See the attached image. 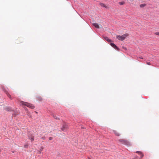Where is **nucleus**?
Returning <instances> with one entry per match:
<instances>
[{
    "label": "nucleus",
    "instance_id": "f257e3e1",
    "mask_svg": "<svg viewBox=\"0 0 159 159\" xmlns=\"http://www.w3.org/2000/svg\"><path fill=\"white\" fill-rule=\"evenodd\" d=\"M20 103L22 105H25L28 107H29L31 109H34V106L32 104H30L28 102L21 101Z\"/></svg>",
    "mask_w": 159,
    "mask_h": 159
},
{
    "label": "nucleus",
    "instance_id": "f03ea898",
    "mask_svg": "<svg viewBox=\"0 0 159 159\" xmlns=\"http://www.w3.org/2000/svg\"><path fill=\"white\" fill-rule=\"evenodd\" d=\"M128 35L127 34H124L121 36L117 35L116 36V38L118 39L119 40L122 41L124 40L125 39V38L128 36Z\"/></svg>",
    "mask_w": 159,
    "mask_h": 159
},
{
    "label": "nucleus",
    "instance_id": "7ed1b4c3",
    "mask_svg": "<svg viewBox=\"0 0 159 159\" xmlns=\"http://www.w3.org/2000/svg\"><path fill=\"white\" fill-rule=\"evenodd\" d=\"M119 142L122 144H125L127 145H129L130 143L128 140L125 139H120L118 140Z\"/></svg>",
    "mask_w": 159,
    "mask_h": 159
},
{
    "label": "nucleus",
    "instance_id": "20e7f679",
    "mask_svg": "<svg viewBox=\"0 0 159 159\" xmlns=\"http://www.w3.org/2000/svg\"><path fill=\"white\" fill-rule=\"evenodd\" d=\"M68 128L67 125L66 124H64L63 127L61 128V130L63 131H65Z\"/></svg>",
    "mask_w": 159,
    "mask_h": 159
},
{
    "label": "nucleus",
    "instance_id": "39448f33",
    "mask_svg": "<svg viewBox=\"0 0 159 159\" xmlns=\"http://www.w3.org/2000/svg\"><path fill=\"white\" fill-rule=\"evenodd\" d=\"M115 49L117 50H119V48H118L117 46L114 43H111L110 44Z\"/></svg>",
    "mask_w": 159,
    "mask_h": 159
},
{
    "label": "nucleus",
    "instance_id": "423d86ee",
    "mask_svg": "<svg viewBox=\"0 0 159 159\" xmlns=\"http://www.w3.org/2000/svg\"><path fill=\"white\" fill-rule=\"evenodd\" d=\"M93 25L96 28H99V26L98 24L96 23H93Z\"/></svg>",
    "mask_w": 159,
    "mask_h": 159
},
{
    "label": "nucleus",
    "instance_id": "0eeeda50",
    "mask_svg": "<svg viewBox=\"0 0 159 159\" xmlns=\"http://www.w3.org/2000/svg\"><path fill=\"white\" fill-rule=\"evenodd\" d=\"M29 139L31 141H33L34 140V137L32 135H31L29 136Z\"/></svg>",
    "mask_w": 159,
    "mask_h": 159
},
{
    "label": "nucleus",
    "instance_id": "6e6552de",
    "mask_svg": "<svg viewBox=\"0 0 159 159\" xmlns=\"http://www.w3.org/2000/svg\"><path fill=\"white\" fill-rule=\"evenodd\" d=\"M3 90L4 91V92H6V93L7 94V96L9 97L10 99H11V96L7 92V91L6 90H5L4 89H3Z\"/></svg>",
    "mask_w": 159,
    "mask_h": 159
},
{
    "label": "nucleus",
    "instance_id": "1a4fd4ad",
    "mask_svg": "<svg viewBox=\"0 0 159 159\" xmlns=\"http://www.w3.org/2000/svg\"><path fill=\"white\" fill-rule=\"evenodd\" d=\"M113 132L116 136H119L120 135V133L114 130Z\"/></svg>",
    "mask_w": 159,
    "mask_h": 159
},
{
    "label": "nucleus",
    "instance_id": "9d476101",
    "mask_svg": "<svg viewBox=\"0 0 159 159\" xmlns=\"http://www.w3.org/2000/svg\"><path fill=\"white\" fill-rule=\"evenodd\" d=\"M136 153H138L139 154L141 155V158H142L144 156L143 155V154H142L141 152H139V151H137L136 152Z\"/></svg>",
    "mask_w": 159,
    "mask_h": 159
},
{
    "label": "nucleus",
    "instance_id": "9b49d317",
    "mask_svg": "<svg viewBox=\"0 0 159 159\" xmlns=\"http://www.w3.org/2000/svg\"><path fill=\"white\" fill-rule=\"evenodd\" d=\"M105 39L108 42H111V40L108 38L107 37H105Z\"/></svg>",
    "mask_w": 159,
    "mask_h": 159
},
{
    "label": "nucleus",
    "instance_id": "f8f14e48",
    "mask_svg": "<svg viewBox=\"0 0 159 159\" xmlns=\"http://www.w3.org/2000/svg\"><path fill=\"white\" fill-rule=\"evenodd\" d=\"M146 6V4H141L140 5V7L141 8H143L144 7Z\"/></svg>",
    "mask_w": 159,
    "mask_h": 159
},
{
    "label": "nucleus",
    "instance_id": "ddd939ff",
    "mask_svg": "<svg viewBox=\"0 0 159 159\" xmlns=\"http://www.w3.org/2000/svg\"><path fill=\"white\" fill-rule=\"evenodd\" d=\"M53 117L56 119L59 120V118L56 115H53Z\"/></svg>",
    "mask_w": 159,
    "mask_h": 159
},
{
    "label": "nucleus",
    "instance_id": "4468645a",
    "mask_svg": "<svg viewBox=\"0 0 159 159\" xmlns=\"http://www.w3.org/2000/svg\"><path fill=\"white\" fill-rule=\"evenodd\" d=\"M100 5L102 7H106V5H105V4H104V3H100Z\"/></svg>",
    "mask_w": 159,
    "mask_h": 159
},
{
    "label": "nucleus",
    "instance_id": "2eb2a0df",
    "mask_svg": "<svg viewBox=\"0 0 159 159\" xmlns=\"http://www.w3.org/2000/svg\"><path fill=\"white\" fill-rule=\"evenodd\" d=\"M124 3H125L124 2H119V4L121 5H123L124 4Z\"/></svg>",
    "mask_w": 159,
    "mask_h": 159
},
{
    "label": "nucleus",
    "instance_id": "dca6fc26",
    "mask_svg": "<svg viewBox=\"0 0 159 159\" xmlns=\"http://www.w3.org/2000/svg\"><path fill=\"white\" fill-rule=\"evenodd\" d=\"M155 34L159 36V32H156L155 33Z\"/></svg>",
    "mask_w": 159,
    "mask_h": 159
},
{
    "label": "nucleus",
    "instance_id": "f3484780",
    "mask_svg": "<svg viewBox=\"0 0 159 159\" xmlns=\"http://www.w3.org/2000/svg\"><path fill=\"white\" fill-rule=\"evenodd\" d=\"M42 139L43 140H45L46 139V138L45 137H42Z\"/></svg>",
    "mask_w": 159,
    "mask_h": 159
},
{
    "label": "nucleus",
    "instance_id": "a211bd4d",
    "mask_svg": "<svg viewBox=\"0 0 159 159\" xmlns=\"http://www.w3.org/2000/svg\"><path fill=\"white\" fill-rule=\"evenodd\" d=\"M53 138H52V137H50L49 138V140H52V139Z\"/></svg>",
    "mask_w": 159,
    "mask_h": 159
},
{
    "label": "nucleus",
    "instance_id": "6ab92c4d",
    "mask_svg": "<svg viewBox=\"0 0 159 159\" xmlns=\"http://www.w3.org/2000/svg\"><path fill=\"white\" fill-rule=\"evenodd\" d=\"M28 147V145H24V147L25 148H27Z\"/></svg>",
    "mask_w": 159,
    "mask_h": 159
},
{
    "label": "nucleus",
    "instance_id": "aec40b11",
    "mask_svg": "<svg viewBox=\"0 0 159 159\" xmlns=\"http://www.w3.org/2000/svg\"><path fill=\"white\" fill-rule=\"evenodd\" d=\"M43 147H41V148L40 150L42 151L43 149Z\"/></svg>",
    "mask_w": 159,
    "mask_h": 159
},
{
    "label": "nucleus",
    "instance_id": "412c9836",
    "mask_svg": "<svg viewBox=\"0 0 159 159\" xmlns=\"http://www.w3.org/2000/svg\"><path fill=\"white\" fill-rule=\"evenodd\" d=\"M147 64L148 65H150V62H147Z\"/></svg>",
    "mask_w": 159,
    "mask_h": 159
},
{
    "label": "nucleus",
    "instance_id": "4be33fe9",
    "mask_svg": "<svg viewBox=\"0 0 159 159\" xmlns=\"http://www.w3.org/2000/svg\"><path fill=\"white\" fill-rule=\"evenodd\" d=\"M140 58H141V59H143V58L142 57H140Z\"/></svg>",
    "mask_w": 159,
    "mask_h": 159
}]
</instances>
